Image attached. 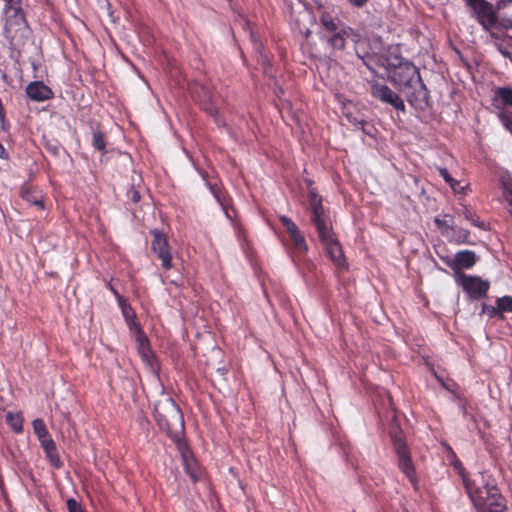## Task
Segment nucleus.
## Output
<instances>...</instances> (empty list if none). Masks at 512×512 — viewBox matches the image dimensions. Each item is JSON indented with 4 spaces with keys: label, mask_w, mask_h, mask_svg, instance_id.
Listing matches in <instances>:
<instances>
[{
    "label": "nucleus",
    "mask_w": 512,
    "mask_h": 512,
    "mask_svg": "<svg viewBox=\"0 0 512 512\" xmlns=\"http://www.w3.org/2000/svg\"><path fill=\"white\" fill-rule=\"evenodd\" d=\"M310 206L312 210L311 221L316 227L327 255L336 266L345 267L346 262L341 244L332 229L330 218L322 206V199L313 191L310 192Z\"/></svg>",
    "instance_id": "f257e3e1"
},
{
    "label": "nucleus",
    "mask_w": 512,
    "mask_h": 512,
    "mask_svg": "<svg viewBox=\"0 0 512 512\" xmlns=\"http://www.w3.org/2000/svg\"><path fill=\"white\" fill-rule=\"evenodd\" d=\"M393 80L400 86L413 88V93H407V99L415 106L422 107L427 103L428 91L421 81L418 69L411 62H399L392 75Z\"/></svg>",
    "instance_id": "f03ea898"
},
{
    "label": "nucleus",
    "mask_w": 512,
    "mask_h": 512,
    "mask_svg": "<svg viewBox=\"0 0 512 512\" xmlns=\"http://www.w3.org/2000/svg\"><path fill=\"white\" fill-rule=\"evenodd\" d=\"M155 417L160 427L167 430L169 435L178 439L184 429L183 415L175 402L167 398L155 407Z\"/></svg>",
    "instance_id": "7ed1b4c3"
},
{
    "label": "nucleus",
    "mask_w": 512,
    "mask_h": 512,
    "mask_svg": "<svg viewBox=\"0 0 512 512\" xmlns=\"http://www.w3.org/2000/svg\"><path fill=\"white\" fill-rule=\"evenodd\" d=\"M463 482L470 499L479 511L489 501L490 496L498 490L494 485H489L481 473L472 478L463 476Z\"/></svg>",
    "instance_id": "20e7f679"
},
{
    "label": "nucleus",
    "mask_w": 512,
    "mask_h": 512,
    "mask_svg": "<svg viewBox=\"0 0 512 512\" xmlns=\"http://www.w3.org/2000/svg\"><path fill=\"white\" fill-rule=\"evenodd\" d=\"M390 434L394 444L395 452L398 456V466L400 470L408 477L410 482L414 484L416 481L414 465L402 436V432L398 430V428H393Z\"/></svg>",
    "instance_id": "39448f33"
},
{
    "label": "nucleus",
    "mask_w": 512,
    "mask_h": 512,
    "mask_svg": "<svg viewBox=\"0 0 512 512\" xmlns=\"http://www.w3.org/2000/svg\"><path fill=\"white\" fill-rule=\"evenodd\" d=\"M473 12L483 29L489 32L491 37L497 38L498 36L496 35L494 29L500 27V18H498L495 14L493 6L486 2L484 5L477 8Z\"/></svg>",
    "instance_id": "423d86ee"
},
{
    "label": "nucleus",
    "mask_w": 512,
    "mask_h": 512,
    "mask_svg": "<svg viewBox=\"0 0 512 512\" xmlns=\"http://www.w3.org/2000/svg\"><path fill=\"white\" fill-rule=\"evenodd\" d=\"M153 240L151 248L154 254L161 260L162 267L165 270L172 268V254L170 252L167 237L162 232L155 230L153 231Z\"/></svg>",
    "instance_id": "0eeeda50"
},
{
    "label": "nucleus",
    "mask_w": 512,
    "mask_h": 512,
    "mask_svg": "<svg viewBox=\"0 0 512 512\" xmlns=\"http://www.w3.org/2000/svg\"><path fill=\"white\" fill-rule=\"evenodd\" d=\"M458 282L469 297L475 299L485 296L489 289V282L483 281L477 276L461 275Z\"/></svg>",
    "instance_id": "6e6552de"
},
{
    "label": "nucleus",
    "mask_w": 512,
    "mask_h": 512,
    "mask_svg": "<svg viewBox=\"0 0 512 512\" xmlns=\"http://www.w3.org/2000/svg\"><path fill=\"white\" fill-rule=\"evenodd\" d=\"M347 39H351L353 42L357 43L360 39V35L351 27L343 26L338 32L325 37L327 44L334 51H342L345 48Z\"/></svg>",
    "instance_id": "1a4fd4ad"
},
{
    "label": "nucleus",
    "mask_w": 512,
    "mask_h": 512,
    "mask_svg": "<svg viewBox=\"0 0 512 512\" xmlns=\"http://www.w3.org/2000/svg\"><path fill=\"white\" fill-rule=\"evenodd\" d=\"M371 94L385 102L393 106L396 110H405V105L403 100L400 98L398 94L392 91L388 86L382 84H373L371 87Z\"/></svg>",
    "instance_id": "9d476101"
},
{
    "label": "nucleus",
    "mask_w": 512,
    "mask_h": 512,
    "mask_svg": "<svg viewBox=\"0 0 512 512\" xmlns=\"http://www.w3.org/2000/svg\"><path fill=\"white\" fill-rule=\"evenodd\" d=\"M4 14L6 18L5 31L7 34H11L13 31H17L24 26L25 19L20 5L5 6Z\"/></svg>",
    "instance_id": "9b49d317"
},
{
    "label": "nucleus",
    "mask_w": 512,
    "mask_h": 512,
    "mask_svg": "<svg viewBox=\"0 0 512 512\" xmlns=\"http://www.w3.org/2000/svg\"><path fill=\"white\" fill-rule=\"evenodd\" d=\"M280 221L289 233L295 249L301 253H306L308 246L297 225L287 216H280Z\"/></svg>",
    "instance_id": "f8f14e48"
},
{
    "label": "nucleus",
    "mask_w": 512,
    "mask_h": 512,
    "mask_svg": "<svg viewBox=\"0 0 512 512\" xmlns=\"http://www.w3.org/2000/svg\"><path fill=\"white\" fill-rule=\"evenodd\" d=\"M27 95L35 101H44L51 97L52 91L42 82H32L26 87Z\"/></svg>",
    "instance_id": "ddd939ff"
},
{
    "label": "nucleus",
    "mask_w": 512,
    "mask_h": 512,
    "mask_svg": "<svg viewBox=\"0 0 512 512\" xmlns=\"http://www.w3.org/2000/svg\"><path fill=\"white\" fill-rule=\"evenodd\" d=\"M137 330V343H138V352L143 359L152 369H154V356L149 347V342L147 337L140 331L139 328Z\"/></svg>",
    "instance_id": "4468645a"
},
{
    "label": "nucleus",
    "mask_w": 512,
    "mask_h": 512,
    "mask_svg": "<svg viewBox=\"0 0 512 512\" xmlns=\"http://www.w3.org/2000/svg\"><path fill=\"white\" fill-rule=\"evenodd\" d=\"M506 509L505 499L500 495L497 490L490 496L488 502L481 509L480 512H503Z\"/></svg>",
    "instance_id": "2eb2a0df"
},
{
    "label": "nucleus",
    "mask_w": 512,
    "mask_h": 512,
    "mask_svg": "<svg viewBox=\"0 0 512 512\" xmlns=\"http://www.w3.org/2000/svg\"><path fill=\"white\" fill-rule=\"evenodd\" d=\"M500 9H506L503 16L500 17V27L506 30H512V0H501Z\"/></svg>",
    "instance_id": "dca6fc26"
},
{
    "label": "nucleus",
    "mask_w": 512,
    "mask_h": 512,
    "mask_svg": "<svg viewBox=\"0 0 512 512\" xmlns=\"http://www.w3.org/2000/svg\"><path fill=\"white\" fill-rule=\"evenodd\" d=\"M476 262V255L473 251L464 250L455 255L454 263L460 268H471Z\"/></svg>",
    "instance_id": "f3484780"
},
{
    "label": "nucleus",
    "mask_w": 512,
    "mask_h": 512,
    "mask_svg": "<svg viewBox=\"0 0 512 512\" xmlns=\"http://www.w3.org/2000/svg\"><path fill=\"white\" fill-rule=\"evenodd\" d=\"M21 196L27 202L39 207L40 209L44 208L43 196L40 192L32 191L28 186H24L21 188Z\"/></svg>",
    "instance_id": "a211bd4d"
},
{
    "label": "nucleus",
    "mask_w": 512,
    "mask_h": 512,
    "mask_svg": "<svg viewBox=\"0 0 512 512\" xmlns=\"http://www.w3.org/2000/svg\"><path fill=\"white\" fill-rule=\"evenodd\" d=\"M179 449L181 451L182 458H183V461H184V464H185V469H186L187 473L193 479H197L198 475L195 472V469H194V466H193L194 465V461L189 456V451L185 448V445L183 443H179Z\"/></svg>",
    "instance_id": "6ab92c4d"
},
{
    "label": "nucleus",
    "mask_w": 512,
    "mask_h": 512,
    "mask_svg": "<svg viewBox=\"0 0 512 512\" xmlns=\"http://www.w3.org/2000/svg\"><path fill=\"white\" fill-rule=\"evenodd\" d=\"M112 291L115 294V296L118 298L119 304L122 308V313H123L124 317L126 318V320L128 321L130 327L132 328V326H134L137 329L138 327L134 322L135 315H134V312L132 311L131 306L125 303L124 299L121 296H119V294L117 293L116 290L112 289Z\"/></svg>",
    "instance_id": "aec40b11"
},
{
    "label": "nucleus",
    "mask_w": 512,
    "mask_h": 512,
    "mask_svg": "<svg viewBox=\"0 0 512 512\" xmlns=\"http://www.w3.org/2000/svg\"><path fill=\"white\" fill-rule=\"evenodd\" d=\"M495 100L504 106H512V88L499 87L495 92Z\"/></svg>",
    "instance_id": "412c9836"
},
{
    "label": "nucleus",
    "mask_w": 512,
    "mask_h": 512,
    "mask_svg": "<svg viewBox=\"0 0 512 512\" xmlns=\"http://www.w3.org/2000/svg\"><path fill=\"white\" fill-rule=\"evenodd\" d=\"M320 21L324 28L331 34L338 32L341 28L339 21L333 18L329 13H323L320 17Z\"/></svg>",
    "instance_id": "4be33fe9"
},
{
    "label": "nucleus",
    "mask_w": 512,
    "mask_h": 512,
    "mask_svg": "<svg viewBox=\"0 0 512 512\" xmlns=\"http://www.w3.org/2000/svg\"><path fill=\"white\" fill-rule=\"evenodd\" d=\"M7 423L10 425V427L13 429L14 432L20 433L23 429V420L22 417L19 414H13L11 412H8L6 415Z\"/></svg>",
    "instance_id": "5701e85b"
},
{
    "label": "nucleus",
    "mask_w": 512,
    "mask_h": 512,
    "mask_svg": "<svg viewBox=\"0 0 512 512\" xmlns=\"http://www.w3.org/2000/svg\"><path fill=\"white\" fill-rule=\"evenodd\" d=\"M92 144L95 147V149L101 151L102 153L105 152L106 147V141L104 138V134L99 130H93L92 132Z\"/></svg>",
    "instance_id": "b1692460"
},
{
    "label": "nucleus",
    "mask_w": 512,
    "mask_h": 512,
    "mask_svg": "<svg viewBox=\"0 0 512 512\" xmlns=\"http://www.w3.org/2000/svg\"><path fill=\"white\" fill-rule=\"evenodd\" d=\"M32 424L34 433L37 435L38 440H41L50 435L42 419L37 418L33 421Z\"/></svg>",
    "instance_id": "393cba45"
},
{
    "label": "nucleus",
    "mask_w": 512,
    "mask_h": 512,
    "mask_svg": "<svg viewBox=\"0 0 512 512\" xmlns=\"http://www.w3.org/2000/svg\"><path fill=\"white\" fill-rule=\"evenodd\" d=\"M44 451H45L47 458L49 459V461L51 462V464L54 467L59 468L62 465L59 454L57 452L56 445L49 447V449L44 450Z\"/></svg>",
    "instance_id": "a878e982"
},
{
    "label": "nucleus",
    "mask_w": 512,
    "mask_h": 512,
    "mask_svg": "<svg viewBox=\"0 0 512 512\" xmlns=\"http://www.w3.org/2000/svg\"><path fill=\"white\" fill-rule=\"evenodd\" d=\"M497 305L501 312H512V296H503L499 298Z\"/></svg>",
    "instance_id": "bb28decb"
},
{
    "label": "nucleus",
    "mask_w": 512,
    "mask_h": 512,
    "mask_svg": "<svg viewBox=\"0 0 512 512\" xmlns=\"http://www.w3.org/2000/svg\"><path fill=\"white\" fill-rule=\"evenodd\" d=\"M437 169L439 171V174L445 180V182L448 183L452 189L456 190V185L458 184V181L451 177L446 168L438 167Z\"/></svg>",
    "instance_id": "cd10ccee"
},
{
    "label": "nucleus",
    "mask_w": 512,
    "mask_h": 512,
    "mask_svg": "<svg viewBox=\"0 0 512 512\" xmlns=\"http://www.w3.org/2000/svg\"><path fill=\"white\" fill-rule=\"evenodd\" d=\"M67 507L69 512H84L81 505L75 499H69Z\"/></svg>",
    "instance_id": "c85d7f7f"
},
{
    "label": "nucleus",
    "mask_w": 512,
    "mask_h": 512,
    "mask_svg": "<svg viewBox=\"0 0 512 512\" xmlns=\"http://www.w3.org/2000/svg\"><path fill=\"white\" fill-rule=\"evenodd\" d=\"M40 443H41V446L44 450H47L49 449V447H52L55 445V442L53 441V439L51 438V436H47L41 440H39Z\"/></svg>",
    "instance_id": "c756f323"
},
{
    "label": "nucleus",
    "mask_w": 512,
    "mask_h": 512,
    "mask_svg": "<svg viewBox=\"0 0 512 512\" xmlns=\"http://www.w3.org/2000/svg\"><path fill=\"white\" fill-rule=\"evenodd\" d=\"M467 4L472 8V10H476L477 8L484 5L487 1L486 0H465Z\"/></svg>",
    "instance_id": "7c9ffc66"
},
{
    "label": "nucleus",
    "mask_w": 512,
    "mask_h": 512,
    "mask_svg": "<svg viewBox=\"0 0 512 512\" xmlns=\"http://www.w3.org/2000/svg\"><path fill=\"white\" fill-rule=\"evenodd\" d=\"M465 218L471 222L472 225L477 227H482L483 224L478 221V219L474 218V216L471 214V212L466 211L465 212Z\"/></svg>",
    "instance_id": "2f4dec72"
},
{
    "label": "nucleus",
    "mask_w": 512,
    "mask_h": 512,
    "mask_svg": "<svg viewBox=\"0 0 512 512\" xmlns=\"http://www.w3.org/2000/svg\"><path fill=\"white\" fill-rule=\"evenodd\" d=\"M503 197L506 202L512 205V189L506 188L503 192Z\"/></svg>",
    "instance_id": "473e14b6"
},
{
    "label": "nucleus",
    "mask_w": 512,
    "mask_h": 512,
    "mask_svg": "<svg viewBox=\"0 0 512 512\" xmlns=\"http://www.w3.org/2000/svg\"><path fill=\"white\" fill-rule=\"evenodd\" d=\"M348 1L352 6H355L358 8L363 7L368 2V0H348Z\"/></svg>",
    "instance_id": "72a5a7b5"
},
{
    "label": "nucleus",
    "mask_w": 512,
    "mask_h": 512,
    "mask_svg": "<svg viewBox=\"0 0 512 512\" xmlns=\"http://www.w3.org/2000/svg\"><path fill=\"white\" fill-rule=\"evenodd\" d=\"M130 194H131V199H132L133 202H138L140 200V194H139L138 191L131 190Z\"/></svg>",
    "instance_id": "f704fd0d"
},
{
    "label": "nucleus",
    "mask_w": 512,
    "mask_h": 512,
    "mask_svg": "<svg viewBox=\"0 0 512 512\" xmlns=\"http://www.w3.org/2000/svg\"><path fill=\"white\" fill-rule=\"evenodd\" d=\"M505 126L506 128L511 132L512 134V116L511 117H507L506 120H505Z\"/></svg>",
    "instance_id": "c9c22d12"
},
{
    "label": "nucleus",
    "mask_w": 512,
    "mask_h": 512,
    "mask_svg": "<svg viewBox=\"0 0 512 512\" xmlns=\"http://www.w3.org/2000/svg\"><path fill=\"white\" fill-rule=\"evenodd\" d=\"M6 5L5 6H16L19 5V0H3Z\"/></svg>",
    "instance_id": "e433bc0d"
},
{
    "label": "nucleus",
    "mask_w": 512,
    "mask_h": 512,
    "mask_svg": "<svg viewBox=\"0 0 512 512\" xmlns=\"http://www.w3.org/2000/svg\"><path fill=\"white\" fill-rule=\"evenodd\" d=\"M0 157L3 159L7 158V153L2 145H0Z\"/></svg>",
    "instance_id": "4c0bfd02"
},
{
    "label": "nucleus",
    "mask_w": 512,
    "mask_h": 512,
    "mask_svg": "<svg viewBox=\"0 0 512 512\" xmlns=\"http://www.w3.org/2000/svg\"><path fill=\"white\" fill-rule=\"evenodd\" d=\"M299 15L303 16L304 18L310 19V13L306 10H303L302 12H300Z\"/></svg>",
    "instance_id": "58836bf2"
},
{
    "label": "nucleus",
    "mask_w": 512,
    "mask_h": 512,
    "mask_svg": "<svg viewBox=\"0 0 512 512\" xmlns=\"http://www.w3.org/2000/svg\"><path fill=\"white\" fill-rule=\"evenodd\" d=\"M300 32H301V33L308 34V33H309V29H308L307 27H305V28H303V29H302V28H300Z\"/></svg>",
    "instance_id": "ea45409f"
}]
</instances>
